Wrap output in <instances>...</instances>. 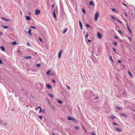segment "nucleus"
I'll return each mask as SVG.
<instances>
[{
  "mask_svg": "<svg viewBox=\"0 0 135 135\" xmlns=\"http://www.w3.org/2000/svg\"><path fill=\"white\" fill-rule=\"evenodd\" d=\"M68 119L69 120H72L75 123L77 122V120L75 119L73 117H68Z\"/></svg>",
  "mask_w": 135,
  "mask_h": 135,
  "instance_id": "1",
  "label": "nucleus"
},
{
  "mask_svg": "<svg viewBox=\"0 0 135 135\" xmlns=\"http://www.w3.org/2000/svg\"><path fill=\"white\" fill-rule=\"evenodd\" d=\"M99 14L98 12H97L94 16V20L95 21H96L97 19L99 17Z\"/></svg>",
  "mask_w": 135,
  "mask_h": 135,
  "instance_id": "2",
  "label": "nucleus"
},
{
  "mask_svg": "<svg viewBox=\"0 0 135 135\" xmlns=\"http://www.w3.org/2000/svg\"><path fill=\"white\" fill-rule=\"evenodd\" d=\"M46 86L49 89H50L52 88V86L49 84H46Z\"/></svg>",
  "mask_w": 135,
  "mask_h": 135,
  "instance_id": "3",
  "label": "nucleus"
},
{
  "mask_svg": "<svg viewBox=\"0 0 135 135\" xmlns=\"http://www.w3.org/2000/svg\"><path fill=\"white\" fill-rule=\"evenodd\" d=\"M40 11L38 9H36L35 11V15H38L40 14Z\"/></svg>",
  "mask_w": 135,
  "mask_h": 135,
  "instance_id": "4",
  "label": "nucleus"
},
{
  "mask_svg": "<svg viewBox=\"0 0 135 135\" xmlns=\"http://www.w3.org/2000/svg\"><path fill=\"white\" fill-rule=\"evenodd\" d=\"M97 36L100 39L102 37V34H101L99 32H98Z\"/></svg>",
  "mask_w": 135,
  "mask_h": 135,
  "instance_id": "5",
  "label": "nucleus"
},
{
  "mask_svg": "<svg viewBox=\"0 0 135 135\" xmlns=\"http://www.w3.org/2000/svg\"><path fill=\"white\" fill-rule=\"evenodd\" d=\"M79 25L80 28L81 30L83 29L82 24L80 20L79 21Z\"/></svg>",
  "mask_w": 135,
  "mask_h": 135,
  "instance_id": "6",
  "label": "nucleus"
},
{
  "mask_svg": "<svg viewBox=\"0 0 135 135\" xmlns=\"http://www.w3.org/2000/svg\"><path fill=\"white\" fill-rule=\"evenodd\" d=\"M115 129L117 131L120 132L121 131V129L120 128H119L118 127H115Z\"/></svg>",
  "mask_w": 135,
  "mask_h": 135,
  "instance_id": "7",
  "label": "nucleus"
},
{
  "mask_svg": "<svg viewBox=\"0 0 135 135\" xmlns=\"http://www.w3.org/2000/svg\"><path fill=\"white\" fill-rule=\"evenodd\" d=\"M26 18L27 20L29 21L31 20V18L29 16H26Z\"/></svg>",
  "mask_w": 135,
  "mask_h": 135,
  "instance_id": "8",
  "label": "nucleus"
},
{
  "mask_svg": "<svg viewBox=\"0 0 135 135\" xmlns=\"http://www.w3.org/2000/svg\"><path fill=\"white\" fill-rule=\"evenodd\" d=\"M127 29L129 31V32H130V33H132V32L131 31V30L130 28H129V27L128 26V25H127Z\"/></svg>",
  "mask_w": 135,
  "mask_h": 135,
  "instance_id": "9",
  "label": "nucleus"
},
{
  "mask_svg": "<svg viewBox=\"0 0 135 135\" xmlns=\"http://www.w3.org/2000/svg\"><path fill=\"white\" fill-rule=\"evenodd\" d=\"M31 30L30 29V28H29V30H28V33L29 34V35H32V34L31 33Z\"/></svg>",
  "mask_w": 135,
  "mask_h": 135,
  "instance_id": "10",
  "label": "nucleus"
},
{
  "mask_svg": "<svg viewBox=\"0 0 135 135\" xmlns=\"http://www.w3.org/2000/svg\"><path fill=\"white\" fill-rule=\"evenodd\" d=\"M1 49L3 51H4L5 50V48L4 46H1Z\"/></svg>",
  "mask_w": 135,
  "mask_h": 135,
  "instance_id": "11",
  "label": "nucleus"
},
{
  "mask_svg": "<svg viewBox=\"0 0 135 135\" xmlns=\"http://www.w3.org/2000/svg\"><path fill=\"white\" fill-rule=\"evenodd\" d=\"M26 59H29L32 58V57L30 56H26L24 57Z\"/></svg>",
  "mask_w": 135,
  "mask_h": 135,
  "instance_id": "12",
  "label": "nucleus"
},
{
  "mask_svg": "<svg viewBox=\"0 0 135 135\" xmlns=\"http://www.w3.org/2000/svg\"><path fill=\"white\" fill-rule=\"evenodd\" d=\"M53 16H54V17L55 18H56V14H55V10L53 13Z\"/></svg>",
  "mask_w": 135,
  "mask_h": 135,
  "instance_id": "13",
  "label": "nucleus"
},
{
  "mask_svg": "<svg viewBox=\"0 0 135 135\" xmlns=\"http://www.w3.org/2000/svg\"><path fill=\"white\" fill-rule=\"evenodd\" d=\"M89 4L90 5L94 6V4L92 1H90L89 3Z\"/></svg>",
  "mask_w": 135,
  "mask_h": 135,
  "instance_id": "14",
  "label": "nucleus"
},
{
  "mask_svg": "<svg viewBox=\"0 0 135 135\" xmlns=\"http://www.w3.org/2000/svg\"><path fill=\"white\" fill-rule=\"evenodd\" d=\"M2 19L3 20H4L5 21H11V20L10 19H6L5 18H2Z\"/></svg>",
  "mask_w": 135,
  "mask_h": 135,
  "instance_id": "15",
  "label": "nucleus"
},
{
  "mask_svg": "<svg viewBox=\"0 0 135 135\" xmlns=\"http://www.w3.org/2000/svg\"><path fill=\"white\" fill-rule=\"evenodd\" d=\"M2 27H3L5 29H7L8 28V27L7 26H5L4 25H2Z\"/></svg>",
  "mask_w": 135,
  "mask_h": 135,
  "instance_id": "16",
  "label": "nucleus"
},
{
  "mask_svg": "<svg viewBox=\"0 0 135 135\" xmlns=\"http://www.w3.org/2000/svg\"><path fill=\"white\" fill-rule=\"evenodd\" d=\"M68 30V29L67 28H66L63 31V34H65V32H66V31H67Z\"/></svg>",
  "mask_w": 135,
  "mask_h": 135,
  "instance_id": "17",
  "label": "nucleus"
},
{
  "mask_svg": "<svg viewBox=\"0 0 135 135\" xmlns=\"http://www.w3.org/2000/svg\"><path fill=\"white\" fill-rule=\"evenodd\" d=\"M47 101L48 104L50 105V100L48 99H47Z\"/></svg>",
  "mask_w": 135,
  "mask_h": 135,
  "instance_id": "18",
  "label": "nucleus"
},
{
  "mask_svg": "<svg viewBox=\"0 0 135 135\" xmlns=\"http://www.w3.org/2000/svg\"><path fill=\"white\" fill-rule=\"evenodd\" d=\"M128 74L132 77L133 76V75L129 71H128Z\"/></svg>",
  "mask_w": 135,
  "mask_h": 135,
  "instance_id": "19",
  "label": "nucleus"
},
{
  "mask_svg": "<svg viewBox=\"0 0 135 135\" xmlns=\"http://www.w3.org/2000/svg\"><path fill=\"white\" fill-rule=\"evenodd\" d=\"M113 44L115 46H116L117 45V43L115 42H114L113 43Z\"/></svg>",
  "mask_w": 135,
  "mask_h": 135,
  "instance_id": "20",
  "label": "nucleus"
},
{
  "mask_svg": "<svg viewBox=\"0 0 135 135\" xmlns=\"http://www.w3.org/2000/svg\"><path fill=\"white\" fill-rule=\"evenodd\" d=\"M50 106L54 110H55V109L54 108V106L50 104Z\"/></svg>",
  "mask_w": 135,
  "mask_h": 135,
  "instance_id": "21",
  "label": "nucleus"
},
{
  "mask_svg": "<svg viewBox=\"0 0 135 135\" xmlns=\"http://www.w3.org/2000/svg\"><path fill=\"white\" fill-rule=\"evenodd\" d=\"M109 59L110 60L112 61V62H114V61L112 59V56H110L109 57Z\"/></svg>",
  "mask_w": 135,
  "mask_h": 135,
  "instance_id": "22",
  "label": "nucleus"
},
{
  "mask_svg": "<svg viewBox=\"0 0 135 135\" xmlns=\"http://www.w3.org/2000/svg\"><path fill=\"white\" fill-rule=\"evenodd\" d=\"M57 102L59 103L60 104H61L62 103V102L61 101L59 100H57Z\"/></svg>",
  "mask_w": 135,
  "mask_h": 135,
  "instance_id": "23",
  "label": "nucleus"
},
{
  "mask_svg": "<svg viewBox=\"0 0 135 135\" xmlns=\"http://www.w3.org/2000/svg\"><path fill=\"white\" fill-rule=\"evenodd\" d=\"M48 94L52 98H53L54 97V96L53 95L50 94Z\"/></svg>",
  "mask_w": 135,
  "mask_h": 135,
  "instance_id": "24",
  "label": "nucleus"
},
{
  "mask_svg": "<svg viewBox=\"0 0 135 135\" xmlns=\"http://www.w3.org/2000/svg\"><path fill=\"white\" fill-rule=\"evenodd\" d=\"M75 128L76 130H78L79 129V127L77 126H75Z\"/></svg>",
  "mask_w": 135,
  "mask_h": 135,
  "instance_id": "25",
  "label": "nucleus"
},
{
  "mask_svg": "<svg viewBox=\"0 0 135 135\" xmlns=\"http://www.w3.org/2000/svg\"><path fill=\"white\" fill-rule=\"evenodd\" d=\"M17 44V42L16 41L12 42V44L13 45H15Z\"/></svg>",
  "mask_w": 135,
  "mask_h": 135,
  "instance_id": "26",
  "label": "nucleus"
},
{
  "mask_svg": "<svg viewBox=\"0 0 135 135\" xmlns=\"http://www.w3.org/2000/svg\"><path fill=\"white\" fill-rule=\"evenodd\" d=\"M109 118L112 119H114L116 118V117L114 116H109Z\"/></svg>",
  "mask_w": 135,
  "mask_h": 135,
  "instance_id": "27",
  "label": "nucleus"
},
{
  "mask_svg": "<svg viewBox=\"0 0 135 135\" xmlns=\"http://www.w3.org/2000/svg\"><path fill=\"white\" fill-rule=\"evenodd\" d=\"M120 114L123 116H124L125 117H127V115L126 114H125L123 113H120Z\"/></svg>",
  "mask_w": 135,
  "mask_h": 135,
  "instance_id": "28",
  "label": "nucleus"
},
{
  "mask_svg": "<svg viewBox=\"0 0 135 135\" xmlns=\"http://www.w3.org/2000/svg\"><path fill=\"white\" fill-rule=\"evenodd\" d=\"M41 65V64H37L36 65V66L38 67H39Z\"/></svg>",
  "mask_w": 135,
  "mask_h": 135,
  "instance_id": "29",
  "label": "nucleus"
},
{
  "mask_svg": "<svg viewBox=\"0 0 135 135\" xmlns=\"http://www.w3.org/2000/svg\"><path fill=\"white\" fill-rule=\"evenodd\" d=\"M61 54L59 53L58 55V57L59 58H61Z\"/></svg>",
  "mask_w": 135,
  "mask_h": 135,
  "instance_id": "30",
  "label": "nucleus"
},
{
  "mask_svg": "<svg viewBox=\"0 0 135 135\" xmlns=\"http://www.w3.org/2000/svg\"><path fill=\"white\" fill-rule=\"evenodd\" d=\"M38 39L40 41H41V42L42 41V38H41L39 37L38 38Z\"/></svg>",
  "mask_w": 135,
  "mask_h": 135,
  "instance_id": "31",
  "label": "nucleus"
},
{
  "mask_svg": "<svg viewBox=\"0 0 135 135\" xmlns=\"http://www.w3.org/2000/svg\"><path fill=\"white\" fill-rule=\"evenodd\" d=\"M82 11L83 12V13H85V10L83 8V9H82Z\"/></svg>",
  "mask_w": 135,
  "mask_h": 135,
  "instance_id": "32",
  "label": "nucleus"
},
{
  "mask_svg": "<svg viewBox=\"0 0 135 135\" xmlns=\"http://www.w3.org/2000/svg\"><path fill=\"white\" fill-rule=\"evenodd\" d=\"M50 70H49L46 72L47 74L48 75H49L50 72Z\"/></svg>",
  "mask_w": 135,
  "mask_h": 135,
  "instance_id": "33",
  "label": "nucleus"
},
{
  "mask_svg": "<svg viewBox=\"0 0 135 135\" xmlns=\"http://www.w3.org/2000/svg\"><path fill=\"white\" fill-rule=\"evenodd\" d=\"M111 18L113 19H114V20H116V18L115 17H114L113 16H112Z\"/></svg>",
  "mask_w": 135,
  "mask_h": 135,
  "instance_id": "34",
  "label": "nucleus"
},
{
  "mask_svg": "<svg viewBox=\"0 0 135 135\" xmlns=\"http://www.w3.org/2000/svg\"><path fill=\"white\" fill-rule=\"evenodd\" d=\"M117 21L120 23H122V22L121 21H120L118 19H117Z\"/></svg>",
  "mask_w": 135,
  "mask_h": 135,
  "instance_id": "35",
  "label": "nucleus"
},
{
  "mask_svg": "<svg viewBox=\"0 0 135 135\" xmlns=\"http://www.w3.org/2000/svg\"><path fill=\"white\" fill-rule=\"evenodd\" d=\"M113 51L116 53H117L116 51V49L114 48L113 47Z\"/></svg>",
  "mask_w": 135,
  "mask_h": 135,
  "instance_id": "36",
  "label": "nucleus"
},
{
  "mask_svg": "<svg viewBox=\"0 0 135 135\" xmlns=\"http://www.w3.org/2000/svg\"><path fill=\"white\" fill-rule=\"evenodd\" d=\"M30 28H36V27L33 26H31Z\"/></svg>",
  "mask_w": 135,
  "mask_h": 135,
  "instance_id": "37",
  "label": "nucleus"
},
{
  "mask_svg": "<svg viewBox=\"0 0 135 135\" xmlns=\"http://www.w3.org/2000/svg\"><path fill=\"white\" fill-rule=\"evenodd\" d=\"M67 89H68L69 90L70 89V87L69 86H68L67 85Z\"/></svg>",
  "mask_w": 135,
  "mask_h": 135,
  "instance_id": "38",
  "label": "nucleus"
},
{
  "mask_svg": "<svg viewBox=\"0 0 135 135\" xmlns=\"http://www.w3.org/2000/svg\"><path fill=\"white\" fill-rule=\"evenodd\" d=\"M118 31L119 33H120L121 34H122V32L120 30H118Z\"/></svg>",
  "mask_w": 135,
  "mask_h": 135,
  "instance_id": "39",
  "label": "nucleus"
},
{
  "mask_svg": "<svg viewBox=\"0 0 135 135\" xmlns=\"http://www.w3.org/2000/svg\"><path fill=\"white\" fill-rule=\"evenodd\" d=\"M116 108L117 109L119 110H121V109L120 107H117Z\"/></svg>",
  "mask_w": 135,
  "mask_h": 135,
  "instance_id": "40",
  "label": "nucleus"
},
{
  "mask_svg": "<svg viewBox=\"0 0 135 135\" xmlns=\"http://www.w3.org/2000/svg\"><path fill=\"white\" fill-rule=\"evenodd\" d=\"M52 82L54 83H55L56 82L55 81L54 79L52 80Z\"/></svg>",
  "mask_w": 135,
  "mask_h": 135,
  "instance_id": "41",
  "label": "nucleus"
},
{
  "mask_svg": "<svg viewBox=\"0 0 135 135\" xmlns=\"http://www.w3.org/2000/svg\"><path fill=\"white\" fill-rule=\"evenodd\" d=\"M42 110L41 109H41H40V110H39V113H41V112H42Z\"/></svg>",
  "mask_w": 135,
  "mask_h": 135,
  "instance_id": "42",
  "label": "nucleus"
},
{
  "mask_svg": "<svg viewBox=\"0 0 135 135\" xmlns=\"http://www.w3.org/2000/svg\"><path fill=\"white\" fill-rule=\"evenodd\" d=\"M111 9L112 11H116L115 9L114 8H112Z\"/></svg>",
  "mask_w": 135,
  "mask_h": 135,
  "instance_id": "43",
  "label": "nucleus"
},
{
  "mask_svg": "<svg viewBox=\"0 0 135 135\" xmlns=\"http://www.w3.org/2000/svg\"><path fill=\"white\" fill-rule=\"evenodd\" d=\"M114 37L115 38L118 39V37L117 36H114Z\"/></svg>",
  "mask_w": 135,
  "mask_h": 135,
  "instance_id": "44",
  "label": "nucleus"
},
{
  "mask_svg": "<svg viewBox=\"0 0 135 135\" xmlns=\"http://www.w3.org/2000/svg\"><path fill=\"white\" fill-rule=\"evenodd\" d=\"M2 63V60L0 59V64H1Z\"/></svg>",
  "mask_w": 135,
  "mask_h": 135,
  "instance_id": "45",
  "label": "nucleus"
},
{
  "mask_svg": "<svg viewBox=\"0 0 135 135\" xmlns=\"http://www.w3.org/2000/svg\"><path fill=\"white\" fill-rule=\"evenodd\" d=\"M87 27H90V25L88 24H86V25Z\"/></svg>",
  "mask_w": 135,
  "mask_h": 135,
  "instance_id": "46",
  "label": "nucleus"
},
{
  "mask_svg": "<svg viewBox=\"0 0 135 135\" xmlns=\"http://www.w3.org/2000/svg\"><path fill=\"white\" fill-rule=\"evenodd\" d=\"M113 124L114 125H117V124L115 123V122H113Z\"/></svg>",
  "mask_w": 135,
  "mask_h": 135,
  "instance_id": "47",
  "label": "nucleus"
},
{
  "mask_svg": "<svg viewBox=\"0 0 135 135\" xmlns=\"http://www.w3.org/2000/svg\"><path fill=\"white\" fill-rule=\"evenodd\" d=\"M91 134L93 135H96L94 133L91 132Z\"/></svg>",
  "mask_w": 135,
  "mask_h": 135,
  "instance_id": "48",
  "label": "nucleus"
},
{
  "mask_svg": "<svg viewBox=\"0 0 135 135\" xmlns=\"http://www.w3.org/2000/svg\"><path fill=\"white\" fill-rule=\"evenodd\" d=\"M88 34H86L85 35V37L87 38L88 37Z\"/></svg>",
  "mask_w": 135,
  "mask_h": 135,
  "instance_id": "49",
  "label": "nucleus"
},
{
  "mask_svg": "<svg viewBox=\"0 0 135 135\" xmlns=\"http://www.w3.org/2000/svg\"><path fill=\"white\" fill-rule=\"evenodd\" d=\"M39 118L41 119H42V116L41 115L40 116H39Z\"/></svg>",
  "mask_w": 135,
  "mask_h": 135,
  "instance_id": "50",
  "label": "nucleus"
},
{
  "mask_svg": "<svg viewBox=\"0 0 135 135\" xmlns=\"http://www.w3.org/2000/svg\"><path fill=\"white\" fill-rule=\"evenodd\" d=\"M118 61L119 63H121V61L120 60H118Z\"/></svg>",
  "mask_w": 135,
  "mask_h": 135,
  "instance_id": "51",
  "label": "nucleus"
},
{
  "mask_svg": "<svg viewBox=\"0 0 135 135\" xmlns=\"http://www.w3.org/2000/svg\"><path fill=\"white\" fill-rule=\"evenodd\" d=\"M62 49L59 52V54H61V51H62Z\"/></svg>",
  "mask_w": 135,
  "mask_h": 135,
  "instance_id": "52",
  "label": "nucleus"
},
{
  "mask_svg": "<svg viewBox=\"0 0 135 135\" xmlns=\"http://www.w3.org/2000/svg\"><path fill=\"white\" fill-rule=\"evenodd\" d=\"M41 107H38L36 108V109H39V108H40V109H41Z\"/></svg>",
  "mask_w": 135,
  "mask_h": 135,
  "instance_id": "53",
  "label": "nucleus"
},
{
  "mask_svg": "<svg viewBox=\"0 0 135 135\" xmlns=\"http://www.w3.org/2000/svg\"><path fill=\"white\" fill-rule=\"evenodd\" d=\"M54 4H53L52 5V6H51V7H52V8H53L54 7Z\"/></svg>",
  "mask_w": 135,
  "mask_h": 135,
  "instance_id": "54",
  "label": "nucleus"
},
{
  "mask_svg": "<svg viewBox=\"0 0 135 135\" xmlns=\"http://www.w3.org/2000/svg\"><path fill=\"white\" fill-rule=\"evenodd\" d=\"M30 96L32 98H34L33 96H32V95L31 94Z\"/></svg>",
  "mask_w": 135,
  "mask_h": 135,
  "instance_id": "55",
  "label": "nucleus"
},
{
  "mask_svg": "<svg viewBox=\"0 0 135 135\" xmlns=\"http://www.w3.org/2000/svg\"><path fill=\"white\" fill-rule=\"evenodd\" d=\"M45 111V109H42V111L43 113H44Z\"/></svg>",
  "mask_w": 135,
  "mask_h": 135,
  "instance_id": "56",
  "label": "nucleus"
},
{
  "mask_svg": "<svg viewBox=\"0 0 135 135\" xmlns=\"http://www.w3.org/2000/svg\"><path fill=\"white\" fill-rule=\"evenodd\" d=\"M27 44L28 45H29V46H30V43H29L28 42H27Z\"/></svg>",
  "mask_w": 135,
  "mask_h": 135,
  "instance_id": "57",
  "label": "nucleus"
},
{
  "mask_svg": "<svg viewBox=\"0 0 135 135\" xmlns=\"http://www.w3.org/2000/svg\"><path fill=\"white\" fill-rule=\"evenodd\" d=\"M88 41L89 42H90L91 41L89 40H88Z\"/></svg>",
  "mask_w": 135,
  "mask_h": 135,
  "instance_id": "58",
  "label": "nucleus"
},
{
  "mask_svg": "<svg viewBox=\"0 0 135 135\" xmlns=\"http://www.w3.org/2000/svg\"><path fill=\"white\" fill-rule=\"evenodd\" d=\"M2 35V32H0V35Z\"/></svg>",
  "mask_w": 135,
  "mask_h": 135,
  "instance_id": "59",
  "label": "nucleus"
},
{
  "mask_svg": "<svg viewBox=\"0 0 135 135\" xmlns=\"http://www.w3.org/2000/svg\"><path fill=\"white\" fill-rule=\"evenodd\" d=\"M84 130H85V132H87L86 130L84 128Z\"/></svg>",
  "mask_w": 135,
  "mask_h": 135,
  "instance_id": "60",
  "label": "nucleus"
},
{
  "mask_svg": "<svg viewBox=\"0 0 135 135\" xmlns=\"http://www.w3.org/2000/svg\"><path fill=\"white\" fill-rule=\"evenodd\" d=\"M125 15V16H126V17H127V14L126 13H125L124 14Z\"/></svg>",
  "mask_w": 135,
  "mask_h": 135,
  "instance_id": "61",
  "label": "nucleus"
},
{
  "mask_svg": "<svg viewBox=\"0 0 135 135\" xmlns=\"http://www.w3.org/2000/svg\"><path fill=\"white\" fill-rule=\"evenodd\" d=\"M99 98L98 97H96V98H95V99H98Z\"/></svg>",
  "mask_w": 135,
  "mask_h": 135,
  "instance_id": "62",
  "label": "nucleus"
},
{
  "mask_svg": "<svg viewBox=\"0 0 135 135\" xmlns=\"http://www.w3.org/2000/svg\"><path fill=\"white\" fill-rule=\"evenodd\" d=\"M20 13L21 15H22V13L21 11V10L20 11Z\"/></svg>",
  "mask_w": 135,
  "mask_h": 135,
  "instance_id": "63",
  "label": "nucleus"
},
{
  "mask_svg": "<svg viewBox=\"0 0 135 135\" xmlns=\"http://www.w3.org/2000/svg\"><path fill=\"white\" fill-rule=\"evenodd\" d=\"M28 14H29V15H30L31 14V13L30 12H28Z\"/></svg>",
  "mask_w": 135,
  "mask_h": 135,
  "instance_id": "64",
  "label": "nucleus"
}]
</instances>
